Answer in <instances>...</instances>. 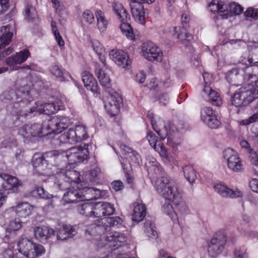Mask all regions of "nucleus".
Returning <instances> with one entry per match:
<instances>
[{"label":"nucleus","instance_id":"f257e3e1","mask_svg":"<svg viewBox=\"0 0 258 258\" xmlns=\"http://www.w3.org/2000/svg\"><path fill=\"white\" fill-rule=\"evenodd\" d=\"M30 93V88L26 85L20 87L17 90L12 89L5 91L1 97L13 101L11 113L19 117H31L42 113L49 115L59 110V106L53 102L42 103L38 102L33 107L27 109V105L32 100Z\"/></svg>","mask_w":258,"mask_h":258},{"label":"nucleus","instance_id":"f03ea898","mask_svg":"<svg viewBox=\"0 0 258 258\" xmlns=\"http://www.w3.org/2000/svg\"><path fill=\"white\" fill-rule=\"evenodd\" d=\"M148 116L151 118V122L153 129L160 137V140H158L155 134L151 132H148L147 135V139L150 145L159 154L165 164L171 165V163H172L177 165V161L175 158L168 152L162 141L167 137V144L169 146L172 147L173 149H176L177 147V145L171 139L164 121L159 117L151 116V114H148Z\"/></svg>","mask_w":258,"mask_h":258},{"label":"nucleus","instance_id":"7ed1b4c3","mask_svg":"<svg viewBox=\"0 0 258 258\" xmlns=\"http://www.w3.org/2000/svg\"><path fill=\"white\" fill-rule=\"evenodd\" d=\"M71 123L67 117L55 116L44 121L42 125L35 123L24 125L19 129L18 134L25 140H31L34 137H41L51 134H58Z\"/></svg>","mask_w":258,"mask_h":258},{"label":"nucleus","instance_id":"20e7f679","mask_svg":"<svg viewBox=\"0 0 258 258\" xmlns=\"http://www.w3.org/2000/svg\"><path fill=\"white\" fill-rule=\"evenodd\" d=\"M104 228L99 224H92L87 226L85 234L86 236L94 237L93 242L97 248L104 247L108 249L113 247L114 249L123 245L126 242V238L123 234L116 231L110 232L103 234H99Z\"/></svg>","mask_w":258,"mask_h":258},{"label":"nucleus","instance_id":"39448f33","mask_svg":"<svg viewBox=\"0 0 258 258\" xmlns=\"http://www.w3.org/2000/svg\"><path fill=\"white\" fill-rule=\"evenodd\" d=\"M88 145L85 144L84 147H73L64 152L54 151L48 153L49 156L58 162L62 160L67 163L66 168H73L75 165L86 159L88 155Z\"/></svg>","mask_w":258,"mask_h":258},{"label":"nucleus","instance_id":"423d86ee","mask_svg":"<svg viewBox=\"0 0 258 258\" xmlns=\"http://www.w3.org/2000/svg\"><path fill=\"white\" fill-rule=\"evenodd\" d=\"M70 167L66 169H61L56 174V178L57 181L54 182V184L60 189H77L80 186H82L81 183V177L80 174L76 170H71Z\"/></svg>","mask_w":258,"mask_h":258},{"label":"nucleus","instance_id":"0eeeda50","mask_svg":"<svg viewBox=\"0 0 258 258\" xmlns=\"http://www.w3.org/2000/svg\"><path fill=\"white\" fill-rule=\"evenodd\" d=\"M86 126L82 125H76L74 128H71L53 140V143L57 145L60 143L75 144L88 139Z\"/></svg>","mask_w":258,"mask_h":258},{"label":"nucleus","instance_id":"6e6552de","mask_svg":"<svg viewBox=\"0 0 258 258\" xmlns=\"http://www.w3.org/2000/svg\"><path fill=\"white\" fill-rule=\"evenodd\" d=\"M22 185L21 181L16 177L6 174H0V208L6 201V194L15 192Z\"/></svg>","mask_w":258,"mask_h":258},{"label":"nucleus","instance_id":"1a4fd4ad","mask_svg":"<svg viewBox=\"0 0 258 258\" xmlns=\"http://www.w3.org/2000/svg\"><path fill=\"white\" fill-rule=\"evenodd\" d=\"M19 252L26 258H37L45 252L43 245L27 238H22L18 243Z\"/></svg>","mask_w":258,"mask_h":258},{"label":"nucleus","instance_id":"9d476101","mask_svg":"<svg viewBox=\"0 0 258 258\" xmlns=\"http://www.w3.org/2000/svg\"><path fill=\"white\" fill-rule=\"evenodd\" d=\"M94 187L80 186L78 189L67 191L63 195V201L66 203L76 202L77 199L83 201H90L94 199Z\"/></svg>","mask_w":258,"mask_h":258},{"label":"nucleus","instance_id":"9b49d317","mask_svg":"<svg viewBox=\"0 0 258 258\" xmlns=\"http://www.w3.org/2000/svg\"><path fill=\"white\" fill-rule=\"evenodd\" d=\"M120 148L124 156L127 154L126 156L122 158V161L120 160V162L125 175L126 182L132 183L133 181V178L130 174L132 171V166L128 162L127 158L128 157L133 162L139 164L141 161L140 155L138 153L133 151L132 149L126 146H121Z\"/></svg>","mask_w":258,"mask_h":258},{"label":"nucleus","instance_id":"f8f14e48","mask_svg":"<svg viewBox=\"0 0 258 258\" xmlns=\"http://www.w3.org/2000/svg\"><path fill=\"white\" fill-rule=\"evenodd\" d=\"M160 184L158 186V191L163 195L165 200L169 202H172L177 210L182 214H186L188 212V209L185 203L182 200L181 196L176 187L170 188L171 194H169L163 190Z\"/></svg>","mask_w":258,"mask_h":258},{"label":"nucleus","instance_id":"ddd939ff","mask_svg":"<svg viewBox=\"0 0 258 258\" xmlns=\"http://www.w3.org/2000/svg\"><path fill=\"white\" fill-rule=\"evenodd\" d=\"M226 241V231L222 229L217 232L208 243L209 254L213 257H217L223 251Z\"/></svg>","mask_w":258,"mask_h":258},{"label":"nucleus","instance_id":"4468645a","mask_svg":"<svg viewBox=\"0 0 258 258\" xmlns=\"http://www.w3.org/2000/svg\"><path fill=\"white\" fill-rule=\"evenodd\" d=\"M141 54L150 61L160 62L163 58V52L160 48L152 42L143 43L140 47Z\"/></svg>","mask_w":258,"mask_h":258},{"label":"nucleus","instance_id":"2eb2a0df","mask_svg":"<svg viewBox=\"0 0 258 258\" xmlns=\"http://www.w3.org/2000/svg\"><path fill=\"white\" fill-rule=\"evenodd\" d=\"M223 157L230 170L235 172L242 170L243 163L236 151L230 148H226L223 151Z\"/></svg>","mask_w":258,"mask_h":258},{"label":"nucleus","instance_id":"dca6fc26","mask_svg":"<svg viewBox=\"0 0 258 258\" xmlns=\"http://www.w3.org/2000/svg\"><path fill=\"white\" fill-rule=\"evenodd\" d=\"M248 50H249L248 49ZM255 51L256 52H258V50L253 48L252 51L249 52V54L247 56H242L240 58L239 65L242 66V67H239L238 68H235L232 69L228 73V76L231 79H235L237 76L238 77H243L245 74V70L247 69L249 67L253 65L255 63H258V58H253L250 53H253Z\"/></svg>","mask_w":258,"mask_h":258},{"label":"nucleus","instance_id":"f3484780","mask_svg":"<svg viewBox=\"0 0 258 258\" xmlns=\"http://www.w3.org/2000/svg\"><path fill=\"white\" fill-rule=\"evenodd\" d=\"M110 58L119 67L127 69L132 61L127 52L121 49H112L109 53Z\"/></svg>","mask_w":258,"mask_h":258},{"label":"nucleus","instance_id":"a211bd4d","mask_svg":"<svg viewBox=\"0 0 258 258\" xmlns=\"http://www.w3.org/2000/svg\"><path fill=\"white\" fill-rule=\"evenodd\" d=\"M201 119L204 124L211 128H217L221 122L218 119L215 111L210 107H203L201 110Z\"/></svg>","mask_w":258,"mask_h":258},{"label":"nucleus","instance_id":"6ab92c4d","mask_svg":"<svg viewBox=\"0 0 258 258\" xmlns=\"http://www.w3.org/2000/svg\"><path fill=\"white\" fill-rule=\"evenodd\" d=\"M55 230L47 226H37L34 229L35 238L40 242H51L55 235Z\"/></svg>","mask_w":258,"mask_h":258},{"label":"nucleus","instance_id":"aec40b11","mask_svg":"<svg viewBox=\"0 0 258 258\" xmlns=\"http://www.w3.org/2000/svg\"><path fill=\"white\" fill-rule=\"evenodd\" d=\"M34 207L27 202H19L15 206L9 208L5 212V216L15 212L19 218H25L30 216L33 210Z\"/></svg>","mask_w":258,"mask_h":258},{"label":"nucleus","instance_id":"412c9836","mask_svg":"<svg viewBox=\"0 0 258 258\" xmlns=\"http://www.w3.org/2000/svg\"><path fill=\"white\" fill-rule=\"evenodd\" d=\"M215 192L223 198H236L241 197L242 192L238 189H232L222 183H216L214 185Z\"/></svg>","mask_w":258,"mask_h":258},{"label":"nucleus","instance_id":"4be33fe9","mask_svg":"<svg viewBox=\"0 0 258 258\" xmlns=\"http://www.w3.org/2000/svg\"><path fill=\"white\" fill-rule=\"evenodd\" d=\"M121 99L118 95H109L104 101V108L107 112L111 116L117 114L119 111Z\"/></svg>","mask_w":258,"mask_h":258},{"label":"nucleus","instance_id":"5701e85b","mask_svg":"<svg viewBox=\"0 0 258 258\" xmlns=\"http://www.w3.org/2000/svg\"><path fill=\"white\" fill-rule=\"evenodd\" d=\"M121 99L118 95H109L104 101V108L107 112L111 116L117 114L119 111Z\"/></svg>","mask_w":258,"mask_h":258},{"label":"nucleus","instance_id":"b1692460","mask_svg":"<svg viewBox=\"0 0 258 258\" xmlns=\"http://www.w3.org/2000/svg\"><path fill=\"white\" fill-rule=\"evenodd\" d=\"M82 81L86 89L91 91L95 97H98L100 90L97 81L89 72L84 71L82 74Z\"/></svg>","mask_w":258,"mask_h":258},{"label":"nucleus","instance_id":"393cba45","mask_svg":"<svg viewBox=\"0 0 258 258\" xmlns=\"http://www.w3.org/2000/svg\"><path fill=\"white\" fill-rule=\"evenodd\" d=\"M132 17L137 23L144 25L146 23V12L141 3H132L131 4Z\"/></svg>","mask_w":258,"mask_h":258},{"label":"nucleus","instance_id":"a878e982","mask_svg":"<svg viewBox=\"0 0 258 258\" xmlns=\"http://www.w3.org/2000/svg\"><path fill=\"white\" fill-rule=\"evenodd\" d=\"M55 232L56 239L62 241L73 238L77 233L76 226L67 224H63Z\"/></svg>","mask_w":258,"mask_h":258},{"label":"nucleus","instance_id":"bb28decb","mask_svg":"<svg viewBox=\"0 0 258 258\" xmlns=\"http://www.w3.org/2000/svg\"><path fill=\"white\" fill-rule=\"evenodd\" d=\"M248 94L244 86L238 89L235 93L231 99V103L236 107L245 106L251 102L248 99Z\"/></svg>","mask_w":258,"mask_h":258},{"label":"nucleus","instance_id":"cd10ccee","mask_svg":"<svg viewBox=\"0 0 258 258\" xmlns=\"http://www.w3.org/2000/svg\"><path fill=\"white\" fill-rule=\"evenodd\" d=\"M202 96L205 100L210 102L214 105L220 106L222 104V100L220 95L210 86L204 87Z\"/></svg>","mask_w":258,"mask_h":258},{"label":"nucleus","instance_id":"c85d7f7f","mask_svg":"<svg viewBox=\"0 0 258 258\" xmlns=\"http://www.w3.org/2000/svg\"><path fill=\"white\" fill-rule=\"evenodd\" d=\"M108 66L105 62L103 63V66L96 65L95 70V74L97 77L100 84L105 88H109L111 86V80L108 75L105 72V69L107 68Z\"/></svg>","mask_w":258,"mask_h":258},{"label":"nucleus","instance_id":"c756f323","mask_svg":"<svg viewBox=\"0 0 258 258\" xmlns=\"http://www.w3.org/2000/svg\"><path fill=\"white\" fill-rule=\"evenodd\" d=\"M225 6L226 8H224V13L221 15V18L223 19L238 15L243 11V7L236 2L225 3Z\"/></svg>","mask_w":258,"mask_h":258},{"label":"nucleus","instance_id":"7c9ffc66","mask_svg":"<svg viewBox=\"0 0 258 258\" xmlns=\"http://www.w3.org/2000/svg\"><path fill=\"white\" fill-rule=\"evenodd\" d=\"M96 202L87 201L80 204L77 206L78 212L82 215L89 217H96Z\"/></svg>","mask_w":258,"mask_h":258},{"label":"nucleus","instance_id":"2f4dec72","mask_svg":"<svg viewBox=\"0 0 258 258\" xmlns=\"http://www.w3.org/2000/svg\"><path fill=\"white\" fill-rule=\"evenodd\" d=\"M30 55V53L29 51L27 49H24L17 52L15 55L7 58L6 63L10 67L25 62Z\"/></svg>","mask_w":258,"mask_h":258},{"label":"nucleus","instance_id":"473e14b6","mask_svg":"<svg viewBox=\"0 0 258 258\" xmlns=\"http://www.w3.org/2000/svg\"><path fill=\"white\" fill-rule=\"evenodd\" d=\"M111 7L113 13L120 22H127L130 19L128 13L121 3L113 2Z\"/></svg>","mask_w":258,"mask_h":258},{"label":"nucleus","instance_id":"72a5a7b5","mask_svg":"<svg viewBox=\"0 0 258 258\" xmlns=\"http://www.w3.org/2000/svg\"><path fill=\"white\" fill-rule=\"evenodd\" d=\"M96 217H102L109 216L113 214L115 208L113 205L109 203L96 202Z\"/></svg>","mask_w":258,"mask_h":258},{"label":"nucleus","instance_id":"f704fd0d","mask_svg":"<svg viewBox=\"0 0 258 258\" xmlns=\"http://www.w3.org/2000/svg\"><path fill=\"white\" fill-rule=\"evenodd\" d=\"M13 33L9 25L0 27V49L9 45L12 40Z\"/></svg>","mask_w":258,"mask_h":258},{"label":"nucleus","instance_id":"c9c22d12","mask_svg":"<svg viewBox=\"0 0 258 258\" xmlns=\"http://www.w3.org/2000/svg\"><path fill=\"white\" fill-rule=\"evenodd\" d=\"M170 32L173 35H176L177 38L182 43L185 44V41H189L192 39V36L188 33L184 27H172Z\"/></svg>","mask_w":258,"mask_h":258},{"label":"nucleus","instance_id":"e433bc0d","mask_svg":"<svg viewBox=\"0 0 258 258\" xmlns=\"http://www.w3.org/2000/svg\"><path fill=\"white\" fill-rule=\"evenodd\" d=\"M21 227V222L19 220L15 219L10 221L6 227L5 239L8 241L10 240L15 236L16 231L19 230Z\"/></svg>","mask_w":258,"mask_h":258},{"label":"nucleus","instance_id":"4c0bfd02","mask_svg":"<svg viewBox=\"0 0 258 258\" xmlns=\"http://www.w3.org/2000/svg\"><path fill=\"white\" fill-rule=\"evenodd\" d=\"M97 19V27L101 35L104 34L107 28L108 21L105 18L104 13L101 10H98L95 12Z\"/></svg>","mask_w":258,"mask_h":258},{"label":"nucleus","instance_id":"58836bf2","mask_svg":"<svg viewBox=\"0 0 258 258\" xmlns=\"http://www.w3.org/2000/svg\"><path fill=\"white\" fill-rule=\"evenodd\" d=\"M32 164L33 167L39 174H45L43 172L45 170L46 167V163L44 157L40 154H34L32 159Z\"/></svg>","mask_w":258,"mask_h":258},{"label":"nucleus","instance_id":"ea45409f","mask_svg":"<svg viewBox=\"0 0 258 258\" xmlns=\"http://www.w3.org/2000/svg\"><path fill=\"white\" fill-rule=\"evenodd\" d=\"M146 214V207L142 203H136L134 206V212L132 214L133 221L139 222L145 217Z\"/></svg>","mask_w":258,"mask_h":258},{"label":"nucleus","instance_id":"a19ab883","mask_svg":"<svg viewBox=\"0 0 258 258\" xmlns=\"http://www.w3.org/2000/svg\"><path fill=\"white\" fill-rule=\"evenodd\" d=\"M144 231L146 235L150 239L155 240L158 237L155 225L150 220H146L145 222Z\"/></svg>","mask_w":258,"mask_h":258},{"label":"nucleus","instance_id":"79ce46f5","mask_svg":"<svg viewBox=\"0 0 258 258\" xmlns=\"http://www.w3.org/2000/svg\"><path fill=\"white\" fill-rule=\"evenodd\" d=\"M243 86L248 94V99L251 102L258 98V80L245 84Z\"/></svg>","mask_w":258,"mask_h":258},{"label":"nucleus","instance_id":"37998d69","mask_svg":"<svg viewBox=\"0 0 258 258\" xmlns=\"http://www.w3.org/2000/svg\"><path fill=\"white\" fill-rule=\"evenodd\" d=\"M91 44L93 50L98 55L100 60L102 63H104L106 61L105 51L102 44L97 39L92 40Z\"/></svg>","mask_w":258,"mask_h":258},{"label":"nucleus","instance_id":"c03bdc74","mask_svg":"<svg viewBox=\"0 0 258 258\" xmlns=\"http://www.w3.org/2000/svg\"><path fill=\"white\" fill-rule=\"evenodd\" d=\"M208 8L209 11L214 13H219L221 17V15L224 13V8L226 7L224 2L220 0H213L209 4Z\"/></svg>","mask_w":258,"mask_h":258},{"label":"nucleus","instance_id":"a18cd8bd","mask_svg":"<svg viewBox=\"0 0 258 258\" xmlns=\"http://www.w3.org/2000/svg\"><path fill=\"white\" fill-rule=\"evenodd\" d=\"M160 182H161V185L163 190L168 192L169 194H171L170 188L173 187H175L174 185L172 184L170 182L169 179L167 177H162L158 178L156 181V189L159 194L161 195L163 197V195L160 193L158 190V186L159 184H160Z\"/></svg>","mask_w":258,"mask_h":258},{"label":"nucleus","instance_id":"49530a36","mask_svg":"<svg viewBox=\"0 0 258 258\" xmlns=\"http://www.w3.org/2000/svg\"><path fill=\"white\" fill-rule=\"evenodd\" d=\"M170 202L165 200V203L162 206V211L168 215L174 223H176L178 221L177 214L170 203Z\"/></svg>","mask_w":258,"mask_h":258},{"label":"nucleus","instance_id":"de8ad7c7","mask_svg":"<svg viewBox=\"0 0 258 258\" xmlns=\"http://www.w3.org/2000/svg\"><path fill=\"white\" fill-rule=\"evenodd\" d=\"M31 194L32 197L36 198L51 199L54 198V197L49 194H48L43 187L35 186L34 189L31 191Z\"/></svg>","mask_w":258,"mask_h":258},{"label":"nucleus","instance_id":"09e8293b","mask_svg":"<svg viewBox=\"0 0 258 258\" xmlns=\"http://www.w3.org/2000/svg\"><path fill=\"white\" fill-rule=\"evenodd\" d=\"M182 170L187 181L190 184L194 183L197 179V175L192 167L185 166L183 168Z\"/></svg>","mask_w":258,"mask_h":258},{"label":"nucleus","instance_id":"8fccbe9b","mask_svg":"<svg viewBox=\"0 0 258 258\" xmlns=\"http://www.w3.org/2000/svg\"><path fill=\"white\" fill-rule=\"evenodd\" d=\"M120 29L122 33L128 39L133 40L135 36L131 25L126 22H121Z\"/></svg>","mask_w":258,"mask_h":258},{"label":"nucleus","instance_id":"3c124183","mask_svg":"<svg viewBox=\"0 0 258 258\" xmlns=\"http://www.w3.org/2000/svg\"><path fill=\"white\" fill-rule=\"evenodd\" d=\"M148 170L150 172H154L155 174H159L161 172L162 167L160 166L159 163L153 158L149 159L148 163H146Z\"/></svg>","mask_w":258,"mask_h":258},{"label":"nucleus","instance_id":"603ef678","mask_svg":"<svg viewBox=\"0 0 258 258\" xmlns=\"http://www.w3.org/2000/svg\"><path fill=\"white\" fill-rule=\"evenodd\" d=\"M51 27L52 32L57 43L60 47L63 46L64 45V41L57 29L56 22L52 21L51 23Z\"/></svg>","mask_w":258,"mask_h":258},{"label":"nucleus","instance_id":"864d4df0","mask_svg":"<svg viewBox=\"0 0 258 258\" xmlns=\"http://www.w3.org/2000/svg\"><path fill=\"white\" fill-rule=\"evenodd\" d=\"M240 145L242 148L245 149L249 153L254 161H257L258 160V157L256 152L250 148V146L247 141L242 140L240 142Z\"/></svg>","mask_w":258,"mask_h":258},{"label":"nucleus","instance_id":"5fc2aeb1","mask_svg":"<svg viewBox=\"0 0 258 258\" xmlns=\"http://www.w3.org/2000/svg\"><path fill=\"white\" fill-rule=\"evenodd\" d=\"M82 18L88 24H93L95 21L93 12L90 10H85L82 14Z\"/></svg>","mask_w":258,"mask_h":258},{"label":"nucleus","instance_id":"6e6d98bb","mask_svg":"<svg viewBox=\"0 0 258 258\" xmlns=\"http://www.w3.org/2000/svg\"><path fill=\"white\" fill-rule=\"evenodd\" d=\"M37 16L36 10L32 6L28 5L25 7V17L28 21L34 19Z\"/></svg>","mask_w":258,"mask_h":258},{"label":"nucleus","instance_id":"4d7b16f0","mask_svg":"<svg viewBox=\"0 0 258 258\" xmlns=\"http://www.w3.org/2000/svg\"><path fill=\"white\" fill-rule=\"evenodd\" d=\"M104 220L111 227H119L122 222V219L119 217H108Z\"/></svg>","mask_w":258,"mask_h":258},{"label":"nucleus","instance_id":"13d9d810","mask_svg":"<svg viewBox=\"0 0 258 258\" xmlns=\"http://www.w3.org/2000/svg\"><path fill=\"white\" fill-rule=\"evenodd\" d=\"M258 120V111L254 113L247 118L241 120L240 124L242 125H248Z\"/></svg>","mask_w":258,"mask_h":258},{"label":"nucleus","instance_id":"bf43d9fd","mask_svg":"<svg viewBox=\"0 0 258 258\" xmlns=\"http://www.w3.org/2000/svg\"><path fill=\"white\" fill-rule=\"evenodd\" d=\"M244 15L246 17H250L256 20L258 19V9L249 7L244 12Z\"/></svg>","mask_w":258,"mask_h":258},{"label":"nucleus","instance_id":"052dcab7","mask_svg":"<svg viewBox=\"0 0 258 258\" xmlns=\"http://www.w3.org/2000/svg\"><path fill=\"white\" fill-rule=\"evenodd\" d=\"M235 258H248V255L244 247H238L235 249L234 252Z\"/></svg>","mask_w":258,"mask_h":258},{"label":"nucleus","instance_id":"680f3d73","mask_svg":"<svg viewBox=\"0 0 258 258\" xmlns=\"http://www.w3.org/2000/svg\"><path fill=\"white\" fill-rule=\"evenodd\" d=\"M50 71L53 75L55 76L56 77L60 78L61 81L64 80L63 76V72L58 66H53L51 68Z\"/></svg>","mask_w":258,"mask_h":258},{"label":"nucleus","instance_id":"e2e57ef3","mask_svg":"<svg viewBox=\"0 0 258 258\" xmlns=\"http://www.w3.org/2000/svg\"><path fill=\"white\" fill-rule=\"evenodd\" d=\"M162 83L159 82L156 78L151 79L148 87L150 89L155 90L158 86L161 85Z\"/></svg>","mask_w":258,"mask_h":258},{"label":"nucleus","instance_id":"0e129e2a","mask_svg":"<svg viewBox=\"0 0 258 258\" xmlns=\"http://www.w3.org/2000/svg\"><path fill=\"white\" fill-rule=\"evenodd\" d=\"M203 77L205 83L204 87L205 86H210V85L213 81L212 75L209 73L205 72L203 74Z\"/></svg>","mask_w":258,"mask_h":258},{"label":"nucleus","instance_id":"69168bd1","mask_svg":"<svg viewBox=\"0 0 258 258\" xmlns=\"http://www.w3.org/2000/svg\"><path fill=\"white\" fill-rule=\"evenodd\" d=\"M99 169L98 168L92 169L90 172V180L92 182L96 181L99 173Z\"/></svg>","mask_w":258,"mask_h":258},{"label":"nucleus","instance_id":"338daca9","mask_svg":"<svg viewBox=\"0 0 258 258\" xmlns=\"http://www.w3.org/2000/svg\"><path fill=\"white\" fill-rule=\"evenodd\" d=\"M0 258H14L13 250L11 249L5 250L0 254Z\"/></svg>","mask_w":258,"mask_h":258},{"label":"nucleus","instance_id":"774afa93","mask_svg":"<svg viewBox=\"0 0 258 258\" xmlns=\"http://www.w3.org/2000/svg\"><path fill=\"white\" fill-rule=\"evenodd\" d=\"M249 186L252 191L258 193V179H252L249 182Z\"/></svg>","mask_w":258,"mask_h":258}]
</instances>
